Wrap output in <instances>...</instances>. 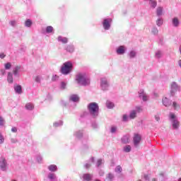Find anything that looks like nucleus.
Returning a JSON list of instances; mask_svg holds the SVG:
<instances>
[{"mask_svg": "<svg viewBox=\"0 0 181 181\" xmlns=\"http://www.w3.org/2000/svg\"><path fill=\"white\" fill-rule=\"evenodd\" d=\"M78 84L81 86H88L90 84V79L87 77L86 74H78L76 78Z\"/></svg>", "mask_w": 181, "mask_h": 181, "instance_id": "obj_1", "label": "nucleus"}, {"mask_svg": "<svg viewBox=\"0 0 181 181\" xmlns=\"http://www.w3.org/2000/svg\"><path fill=\"white\" fill-rule=\"evenodd\" d=\"M72 71H73V64L70 62H66L64 63L63 66L61 68V73L62 74L67 75Z\"/></svg>", "mask_w": 181, "mask_h": 181, "instance_id": "obj_2", "label": "nucleus"}, {"mask_svg": "<svg viewBox=\"0 0 181 181\" xmlns=\"http://www.w3.org/2000/svg\"><path fill=\"white\" fill-rule=\"evenodd\" d=\"M88 109L89 110L90 114L93 115V117H95L96 115H98V104L96 103H90L88 105Z\"/></svg>", "mask_w": 181, "mask_h": 181, "instance_id": "obj_3", "label": "nucleus"}, {"mask_svg": "<svg viewBox=\"0 0 181 181\" xmlns=\"http://www.w3.org/2000/svg\"><path fill=\"white\" fill-rule=\"evenodd\" d=\"M111 22H112V19L111 18H105L103 21V28L105 30H108V29H110V28H111Z\"/></svg>", "mask_w": 181, "mask_h": 181, "instance_id": "obj_4", "label": "nucleus"}, {"mask_svg": "<svg viewBox=\"0 0 181 181\" xmlns=\"http://www.w3.org/2000/svg\"><path fill=\"white\" fill-rule=\"evenodd\" d=\"M170 118L173 119V128L174 129H177V127L180 125L179 122L176 119V116L175 114H170Z\"/></svg>", "mask_w": 181, "mask_h": 181, "instance_id": "obj_5", "label": "nucleus"}, {"mask_svg": "<svg viewBox=\"0 0 181 181\" xmlns=\"http://www.w3.org/2000/svg\"><path fill=\"white\" fill-rule=\"evenodd\" d=\"M8 167V163H6V160L4 157H0V168L1 170H6V168Z\"/></svg>", "mask_w": 181, "mask_h": 181, "instance_id": "obj_6", "label": "nucleus"}, {"mask_svg": "<svg viewBox=\"0 0 181 181\" xmlns=\"http://www.w3.org/2000/svg\"><path fill=\"white\" fill-rule=\"evenodd\" d=\"M141 139L142 138L141 137V135L138 134H134V136L133 139L134 146H139Z\"/></svg>", "mask_w": 181, "mask_h": 181, "instance_id": "obj_7", "label": "nucleus"}, {"mask_svg": "<svg viewBox=\"0 0 181 181\" xmlns=\"http://www.w3.org/2000/svg\"><path fill=\"white\" fill-rule=\"evenodd\" d=\"M177 90H179V87L177 86V84H176V83H173L171 84V90H170L171 95H175V93H176Z\"/></svg>", "mask_w": 181, "mask_h": 181, "instance_id": "obj_8", "label": "nucleus"}, {"mask_svg": "<svg viewBox=\"0 0 181 181\" xmlns=\"http://www.w3.org/2000/svg\"><path fill=\"white\" fill-rule=\"evenodd\" d=\"M57 40L58 42H62V43H64V45L69 42V38L60 35L57 37Z\"/></svg>", "mask_w": 181, "mask_h": 181, "instance_id": "obj_9", "label": "nucleus"}, {"mask_svg": "<svg viewBox=\"0 0 181 181\" xmlns=\"http://www.w3.org/2000/svg\"><path fill=\"white\" fill-rule=\"evenodd\" d=\"M163 104L165 105V107H169L172 105V101L169 100L167 98H164L163 99Z\"/></svg>", "mask_w": 181, "mask_h": 181, "instance_id": "obj_10", "label": "nucleus"}, {"mask_svg": "<svg viewBox=\"0 0 181 181\" xmlns=\"http://www.w3.org/2000/svg\"><path fill=\"white\" fill-rule=\"evenodd\" d=\"M117 54H124L125 53V47L119 46L117 49Z\"/></svg>", "mask_w": 181, "mask_h": 181, "instance_id": "obj_11", "label": "nucleus"}, {"mask_svg": "<svg viewBox=\"0 0 181 181\" xmlns=\"http://www.w3.org/2000/svg\"><path fill=\"white\" fill-rule=\"evenodd\" d=\"M92 177H93V176L88 173L83 174V180H86V181L91 180Z\"/></svg>", "mask_w": 181, "mask_h": 181, "instance_id": "obj_12", "label": "nucleus"}, {"mask_svg": "<svg viewBox=\"0 0 181 181\" xmlns=\"http://www.w3.org/2000/svg\"><path fill=\"white\" fill-rule=\"evenodd\" d=\"M70 100H71V101H74V103H77V101H78V100H80V98H78V95H72L70 97Z\"/></svg>", "mask_w": 181, "mask_h": 181, "instance_id": "obj_13", "label": "nucleus"}, {"mask_svg": "<svg viewBox=\"0 0 181 181\" xmlns=\"http://www.w3.org/2000/svg\"><path fill=\"white\" fill-rule=\"evenodd\" d=\"M7 80H8V82L10 83H13V76L12 75V73L8 72V76H7Z\"/></svg>", "mask_w": 181, "mask_h": 181, "instance_id": "obj_14", "label": "nucleus"}, {"mask_svg": "<svg viewBox=\"0 0 181 181\" xmlns=\"http://www.w3.org/2000/svg\"><path fill=\"white\" fill-rule=\"evenodd\" d=\"M14 90L16 93H18V94H22V86L20 85L15 86Z\"/></svg>", "mask_w": 181, "mask_h": 181, "instance_id": "obj_15", "label": "nucleus"}, {"mask_svg": "<svg viewBox=\"0 0 181 181\" xmlns=\"http://www.w3.org/2000/svg\"><path fill=\"white\" fill-rule=\"evenodd\" d=\"M122 144H129V136H124L122 138Z\"/></svg>", "mask_w": 181, "mask_h": 181, "instance_id": "obj_16", "label": "nucleus"}, {"mask_svg": "<svg viewBox=\"0 0 181 181\" xmlns=\"http://www.w3.org/2000/svg\"><path fill=\"white\" fill-rule=\"evenodd\" d=\"M25 108L26 110H29L30 111H32V110H33V108H35V105H33V104L28 103L25 105Z\"/></svg>", "mask_w": 181, "mask_h": 181, "instance_id": "obj_17", "label": "nucleus"}, {"mask_svg": "<svg viewBox=\"0 0 181 181\" xmlns=\"http://www.w3.org/2000/svg\"><path fill=\"white\" fill-rule=\"evenodd\" d=\"M129 118H130L131 119H134V118H136V110H132V111L130 112Z\"/></svg>", "mask_w": 181, "mask_h": 181, "instance_id": "obj_18", "label": "nucleus"}, {"mask_svg": "<svg viewBox=\"0 0 181 181\" xmlns=\"http://www.w3.org/2000/svg\"><path fill=\"white\" fill-rule=\"evenodd\" d=\"M48 169L51 172H56V170H57V166H56V165H51L48 167Z\"/></svg>", "mask_w": 181, "mask_h": 181, "instance_id": "obj_19", "label": "nucleus"}, {"mask_svg": "<svg viewBox=\"0 0 181 181\" xmlns=\"http://www.w3.org/2000/svg\"><path fill=\"white\" fill-rule=\"evenodd\" d=\"M173 24L175 28H177V26H179V19L177 18H174L173 19Z\"/></svg>", "mask_w": 181, "mask_h": 181, "instance_id": "obj_20", "label": "nucleus"}, {"mask_svg": "<svg viewBox=\"0 0 181 181\" xmlns=\"http://www.w3.org/2000/svg\"><path fill=\"white\" fill-rule=\"evenodd\" d=\"M66 50L67 52H69L70 53L74 52V47H73L72 45H68L66 46Z\"/></svg>", "mask_w": 181, "mask_h": 181, "instance_id": "obj_21", "label": "nucleus"}, {"mask_svg": "<svg viewBox=\"0 0 181 181\" xmlns=\"http://www.w3.org/2000/svg\"><path fill=\"white\" fill-rule=\"evenodd\" d=\"M19 70H21V66H17L15 67V69L13 71L14 76H16L18 73H19Z\"/></svg>", "mask_w": 181, "mask_h": 181, "instance_id": "obj_22", "label": "nucleus"}, {"mask_svg": "<svg viewBox=\"0 0 181 181\" xmlns=\"http://www.w3.org/2000/svg\"><path fill=\"white\" fill-rule=\"evenodd\" d=\"M101 86L102 87H107L108 86V82L105 79L101 80Z\"/></svg>", "mask_w": 181, "mask_h": 181, "instance_id": "obj_23", "label": "nucleus"}, {"mask_svg": "<svg viewBox=\"0 0 181 181\" xmlns=\"http://www.w3.org/2000/svg\"><path fill=\"white\" fill-rule=\"evenodd\" d=\"M151 8H156V6L158 5V3L156 2V0H150Z\"/></svg>", "mask_w": 181, "mask_h": 181, "instance_id": "obj_24", "label": "nucleus"}, {"mask_svg": "<svg viewBox=\"0 0 181 181\" xmlns=\"http://www.w3.org/2000/svg\"><path fill=\"white\" fill-rule=\"evenodd\" d=\"M106 106L107 108H114V103H112L111 101L107 100L106 103Z\"/></svg>", "mask_w": 181, "mask_h": 181, "instance_id": "obj_25", "label": "nucleus"}, {"mask_svg": "<svg viewBox=\"0 0 181 181\" xmlns=\"http://www.w3.org/2000/svg\"><path fill=\"white\" fill-rule=\"evenodd\" d=\"M115 172H116V173H121V172H122V168L121 165H117L115 169Z\"/></svg>", "mask_w": 181, "mask_h": 181, "instance_id": "obj_26", "label": "nucleus"}, {"mask_svg": "<svg viewBox=\"0 0 181 181\" xmlns=\"http://www.w3.org/2000/svg\"><path fill=\"white\" fill-rule=\"evenodd\" d=\"M162 11H163V8L162 7H158L157 8V15H158V16H160V15H162Z\"/></svg>", "mask_w": 181, "mask_h": 181, "instance_id": "obj_27", "label": "nucleus"}, {"mask_svg": "<svg viewBox=\"0 0 181 181\" xmlns=\"http://www.w3.org/2000/svg\"><path fill=\"white\" fill-rule=\"evenodd\" d=\"M4 67H5L6 70H9V69H11L12 67V64H11V62H8V63L5 64Z\"/></svg>", "mask_w": 181, "mask_h": 181, "instance_id": "obj_28", "label": "nucleus"}, {"mask_svg": "<svg viewBox=\"0 0 181 181\" xmlns=\"http://www.w3.org/2000/svg\"><path fill=\"white\" fill-rule=\"evenodd\" d=\"M124 152H131V146L127 145L124 147Z\"/></svg>", "mask_w": 181, "mask_h": 181, "instance_id": "obj_29", "label": "nucleus"}, {"mask_svg": "<svg viewBox=\"0 0 181 181\" xmlns=\"http://www.w3.org/2000/svg\"><path fill=\"white\" fill-rule=\"evenodd\" d=\"M32 25V21L28 19L25 21V26H27L28 28H30V26Z\"/></svg>", "mask_w": 181, "mask_h": 181, "instance_id": "obj_30", "label": "nucleus"}, {"mask_svg": "<svg viewBox=\"0 0 181 181\" xmlns=\"http://www.w3.org/2000/svg\"><path fill=\"white\" fill-rule=\"evenodd\" d=\"M48 177L51 180H54V179H56V175H54L53 173L49 174Z\"/></svg>", "mask_w": 181, "mask_h": 181, "instance_id": "obj_31", "label": "nucleus"}, {"mask_svg": "<svg viewBox=\"0 0 181 181\" xmlns=\"http://www.w3.org/2000/svg\"><path fill=\"white\" fill-rule=\"evenodd\" d=\"M46 30H47V33H52V32H53V27L47 26Z\"/></svg>", "mask_w": 181, "mask_h": 181, "instance_id": "obj_32", "label": "nucleus"}, {"mask_svg": "<svg viewBox=\"0 0 181 181\" xmlns=\"http://www.w3.org/2000/svg\"><path fill=\"white\" fill-rule=\"evenodd\" d=\"M107 179H108L109 180H112V179H114V175H112V173H108Z\"/></svg>", "mask_w": 181, "mask_h": 181, "instance_id": "obj_33", "label": "nucleus"}, {"mask_svg": "<svg viewBox=\"0 0 181 181\" xmlns=\"http://www.w3.org/2000/svg\"><path fill=\"white\" fill-rule=\"evenodd\" d=\"M146 93H145V92H144V90H140L139 92V98H142L144 97V95H145Z\"/></svg>", "mask_w": 181, "mask_h": 181, "instance_id": "obj_34", "label": "nucleus"}, {"mask_svg": "<svg viewBox=\"0 0 181 181\" xmlns=\"http://www.w3.org/2000/svg\"><path fill=\"white\" fill-rule=\"evenodd\" d=\"M129 56L131 58L135 57V56H136V52H135L134 51H131Z\"/></svg>", "mask_w": 181, "mask_h": 181, "instance_id": "obj_35", "label": "nucleus"}, {"mask_svg": "<svg viewBox=\"0 0 181 181\" xmlns=\"http://www.w3.org/2000/svg\"><path fill=\"white\" fill-rule=\"evenodd\" d=\"M5 141V138H4V136L0 133V144H4Z\"/></svg>", "mask_w": 181, "mask_h": 181, "instance_id": "obj_36", "label": "nucleus"}, {"mask_svg": "<svg viewBox=\"0 0 181 181\" xmlns=\"http://www.w3.org/2000/svg\"><path fill=\"white\" fill-rule=\"evenodd\" d=\"M157 25H158V26H161V25H162V23H163V20H161V19H158V21H157Z\"/></svg>", "mask_w": 181, "mask_h": 181, "instance_id": "obj_37", "label": "nucleus"}, {"mask_svg": "<svg viewBox=\"0 0 181 181\" xmlns=\"http://www.w3.org/2000/svg\"><path fill=\"white\" fill-rule=\"evenodd\" d=\"M158 32L159 31L158 30V28H153V30H152V33L153 35H158Z\"/></svg>", "mask_w": 181, "mask_h": 181, "instance_id": "obj_38", "label": "nucleus"}, {"mask_svg": "<svg viewBox=\"0 0 181 181\" xmlns=\"http://www.w3.org/2000/svg\"><path fill=\"white\" fill-rule=\"evenodd\" d=\"M160 56H162V52H160V51L157 52L156 54V57L159 59V57H160Z\"/></svg>", "mask_w": 181, "mask_h": 181, "instance_id": "obj_39", "label": "nucleus"}, {"mask_svg": "<svg viewBox=\"0 0 181 181\" xmlns=\"http://www.w3.org/2000/svg\"><path fill=\"white\" fill-rule=\"evenodd\" d=\"M173 106L174 107L175 110H177V108H179V105H177L176 102H173Z\"/></svg>", "mask_w": 181, "mask_h": 181, "instance_id": "obj_40", "label": "nucleus"}, {"mask_svg": "<svg viewBox=\"0 0 181 181\" xmlns=\"http://www.w3.org/2000/svg\"><path fill=\"white\" fill-rule=\"evenodd\" d=\"M136 112H141L142 107H139V106L136 107Z\"/></svg>", "mask_w": 181, "mask_h": 181, "instance_id": "obj_41", "label": "nucleus"}, {"mask_svg": "<svg viewBox=\"0 0 181 181\" xmlns=\"http://www.w3.org/2000/svg\"><path fill=\"white\" fill-rule=\"evenodd\" d=\"M143 101H148V96L146 95H143V98H141Z\"/></svg>", "mask_w": 181, "mask_h": 181, "instance_id": "obj_42", "label": "nucleus"}, {"mask_svg": "<svg viewBox=\"0 0 181 181\" xmlns=\"http://www.w3.org/2000/svg\"><path fill=\"white\" fill-rule=\"evenodd\" d=\"M58 79H59V76L57 75H54V76H52V78L53 81H56V80H58Z\"/></svg>", "mask_w": 181, "mask_h": 181, "instance_id": "obj_43", "label": "nucleus"}, {"mask_svg": "<svg viewBox=\"0 0 181 181\" xmlns=\"http://www.w3.org/2000/svg\"><path fill=\"white\" fill-rule=\"evenodd\" d=\"M117 132V127H112L111 128V132L112 134H114V132Z\"/></svg>", "mask_w": 181, "mask_h": 181, "instance_id": "obj_44", "label": "nucleus"}, {"mask_svg": "<svg viewBox=\"0 0 181 181\" xmlns=\"http://www.w3.org/2000/svg\"><path fill=\"white\" fill-rule=\"evenodd\" d=\"M11 144H16V142H18V140L12 138V139H11Z\"/></svg>", "mask_w": 181, "mask_h": 181, "instance_id": "obj_45", "label": "nucleus"}, {"mask_svg": "<svg viewBox=\"0 0 181 181\" xmlns=\"http://www.w3.org/2000/svg\"><path fill=\"white\" fill-rule=\"evenodd\" d=\"M103 163V160L99 159L98 160L97 165L98 166H100Z\"/></svg>", "mask_w": 181, "mask_h": 181, "instance_id": "obj_46", "label": "nucleus"}, {"mask_svg": "<svg viewBox=\"0 0 181 181\" xmlns=\"http://www.w3.org/2000/svg\"><path fill=\"white\" fill-rule=\"evenodd\" d=\"M0 73L1 76H5V74H6L5 69L0 70Z\"/></svg>", "mask_w": 181, "mask_h": 181, "instance_id": "obj_47", "label": "nucleus"}, {"mask_svg": "<svg viewBox=\"0 0 181 181\" xmlns=\"http://www.w3.org/2000/svg\"><path fill=\"white\" fill-rule=\"evenodd\" d=\"M35 80L37 83H40V77L36 76Z\"/></svg>", "mask_w": 181, "mask_h": 181, "instance_id": "obj_48", "label": "nucleus"}, {"mask_svg": "<svg viewBox=\"0 0 181 181\" xmlns=\"http://www.w3.org/2000/svg\"><path fill=\"white\" fill-rule=\"evenodd\" d=\"M85 168H86V169H89V168H91V164H90V163H86V164L85 165Z\"/></svg>", "mask_w": 181, "mask_h": 181, "instance_id": "obj_49", "label": "nucleus"}, {"mask_svg": "<svg viewBox=\"0 0 181 181\" xmlns=\"http://www.w3.org/2000/svg\"><path fill=\"white\" fill-rule=\"evenodd\" d=\"M10 23H11V26H15L16 25V21H11Z\"/></svg>", "mask_w": 181, "mask_h": 181, "instance_id": "obj_50", "label": "nucleus"}, {"mask_svg": "<svg viewBox=\"0 0 181 181\" xmlns=\"http://www.w3.org/2000/svg\"><path fill=\"white\" fill-rule=\"evenodd\" d=\"M128 119V116H127V115H123V121H127Z\"/></svg>", "mask_w": 181, "mask_h": 181, "instance_id": "obj_51", "label": "nucleus"}, {"mask_svg": "<svg viewBox=\"0 0 181 181\" xmlns=\"http://www.w3.org/2000/svg\"><path fill=\"white\" fill-rule=\"evenodd\" d=\"M4 120L2 117H0V125H4Z\"/></svg>", "mask_w": 181, "mask_h": 181, "instance_id": "obj_52", "label": "nucleus"}, {"mask_svg": "<svg viewBox=\"0 0 181 181\" xmlns=\"http://www.w3.org/2000/svg\"><path fill=\"white\" fill-rule=\"evenodd\" d=\"M11 131H12V132H18V129H16V127H13L11 129Z\"/></svg>", "mask_w": 181, "mask_h": 181, "instance_id": "obj_53", "label": "nucleus"}, {"mask_svg": "<svg viewBox=\"0 0 181 181\" xmlns=\"http://www.w3.org/2000/svg\"><path fill=\"white\" fill-rule=\"evenodd\" d=\"M144 179H145V180H149V175H144Z\"/></svg>", "mask_w": 181, "mask_h": 181, "instance_id": "obj_54", "label": "nucleus"}, {"mask_svg": "<svg viewBox=\"0 0 181 181\" xmlns=\"http://www.w3.org/2000/svg\"><path fill=\"white\" fill-rule=\"evenodd\" d=\"M62 88H66V83L64 82H62Z\"/></svg>", "mask_w": 181, "mask_h": 181, "instance_id": "obj_55", "label": "nucleus"}, {"mask_svg": "<svg viewBox=\"0 0 181 181\" xmlns=\"http://www.w3.org/2000/svg\"><path fill=\"white\" fill-rule=\"evenodd\" d=\"M5 54L4 53L0 54L1 59H4L5 57Z\"/></svg>", "mask_w": 181, "mask_h": 181, "instance_id": "obj_56", "label": "nucleus"}, {"mask_svg": "<svg viewBox=\"0 0 181 181\" xmlns=\"http://www.w3.org/2000/svg\"><path fill=\"white\" fill-rule=\"evenodd\" d=\"M178 64H179V66L181 67V59H180V60H179V62H178Z\"/></svg>", "mask_w": 181, "mask_h": 181, "instance_id": "obj_57", "label": "nucleus"}, {"mask_svg": "<svg viewBox=\"0 0 181 181\" xmlns=\"http://www.w3.org/2000/svg\"><path fill=\"white\" fill-rule=\"evenodd\" d=\"M156 121H158L159 120V117L156 116Z\"/></svg>", "mask_w": 181, "mask_h": 181, "instance_id": "obj_58", "label": "nucleus"}, {"mask_svg": "<svg viewBox=\"0 0 181 181\" xmlns=\"http://www.w3.org/2000/svg\"><path fill=\"white\" fill-rule=\"evenodd\" d=\"M92 162H94V158H92Z\"/></svg>", "mask_w": 181, "mask_h": 181, "instance_id": "obj_59", "label": "nucleus"}, {"mask_svg": "<svg viewBox=\"0 0 181 181\" xmlns=\"http://www.w3.org/2000/svg\"><path fill=\"white\" fill-rule=\"evenodd\" d=\"M153 180L155 181V180H156V179L153 178Z\"/></svg>", "mask_w": 181, "mask_h": 181, "instance_id": "obj_60", "label": "nucleus"}, {"mask_svg": "<svg viewBox=\"0 0 181 181\" xmlns=\"http://www.w3.org/2000/svg\"><path fill=\"white\" fill-rule=\"evenodd\" d=\"M179 181H181V178L179 179Z\"/></svg>", "mask_w": 181, "mask_h": 181, "instance_id": "obj_61", "label": "nucleus"}, {"mask_svg": "<svg viewBox=\"0 0 181 181\" xmlns=\"http://www.w3.org/2000/svg\"><path fill=\"white\" fill-rule=\"evenodd\" d=\"M138 181H142V180H139Z\"/></svg>", "mask_w": 181, "mask_h": 181, "instance_id": "obj_62", "label": "nucleus"}, {"mask_svg": "<svg viewBox=\"0 0 181 181\" xmlns=\"http://www.w3.org/2000/svg\"><path fill=\"white\" fill-rule=\"evenodd\" d=\"M12 181H16V180H13Z\"/></svg>", "mask_w": 181, "mask_h": 181, "instance_id": "obj_63", "label": "nucleus"}]
</instances>
